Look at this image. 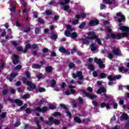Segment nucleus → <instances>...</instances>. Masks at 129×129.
Masks as SVG:
<instances>
[{
  "label": "nucleus",
  "instance_id": "1",
  "mask_svg": "<svg viewBox=\"0 0 129 129\" xmlns=\"http://www.w3.org/2000/svg\"><path fill=\"white\" fill-rule=\"evenodd\" d=\"M115 21L119 22V24L118 25L119 29L120 31L124 32L123 33H120L117 34H111L110 35H108L106 37V39H109L110 37L113 39H116V40H119L121 38H124L126 37L129 34V28L126 26H120L122 25L121 22L124 21V16L121 14L120 13H117L116 16L114 17Z\"/></svg>",
  "mask_w": 129,
  "mask_h": 129
},
{
  "label": "nucleus",
  "instance_id": "2",
  "mask_svg": "<svg viewBox=\"0 0 129 129\" xmlns=\"http://www.w3.org/2000/svg\"><path fill=\"white\" fill-rule=\"evenodd\" d=\"M94 61L95 62V63H97V64L99 65V67L101 69H103V68H105V66L104 64H103V62L100 58L98 59L97 58L95 57L94 59Z\"/></svg>",
  "mask_w": 129,
  "mask_h": 129
},
{
  "label": "nucleus",
  "instance_id": "3",
  "mask_svg": "<svg viewBox=\"0 0 129 129\" xmlns=\"http://www.w3.org/2000/svg\"><path fill=\"white\" fill-rule=\"evenodd\" d=\"M22 81L24 82V83H25L27 85H28L29 86H30V88H36V85H35L33 83H32V82L31 81H27V78L24 77L22 78Z\"/></svg>",
  "mask_w": 129,
  "mask_h": 129
},
{
  "label": "nucleus",
  "instance_id": "4",
  "mask_svg": "<svg viewBox=\"0 0 129 129\" xmlns=\"http://www.w3.org/2000/svg\"><path fill=\"white\" fill-rule=\"evenodd\" d=\"M103 2H104L105 4L107 5H112L113 8H115L118 6L115 0H103Z\"/></svg>",
  "mask_w": 129,
  "mask_h": 129
},
{
  "label": "nucleus",
  "instance_id": "5",
  "mask_svg": "<svg viewBox=\"0 0 129 129\" xmlns=\"http://www.w3.org/2000/svg\"><path fill=\"white\" fill-rule=\"evenodd\" d=\"M88 36H92L91 37H87V40H95V39H97V36L95 35V32L93 31L89 32L87 33Z\"/></svg>",
  "mask_w": 129,
  "mask_h": 129
},
{
  "label": "nucleus",
  "instance_id": "6",
  "mask_svg": "<svg viewBox=\"0 0 129 129\" xmlns=\"http://www.w3.org/2000/svg\"><path fill=\"white\" fill-rule=\"evenodd\" d=\"M72 76L73 78H77L78 77L79 79L80 80H82L83 79V76H82V72H78L76 73H73L72 74Z\"/></svg>",
  "mask_w": 129,
  "mask_h": 129
},
{
  "label": "nucleus",
  "instance_id": "7",
  "mask_svg": "<svg viewBox=\"0 0 129 129\" xmlns=\"http://www.w3.org/2000/svg\"><path fill=\"white\" fill-rule=\"evenodd\" d=\"M107 78L110 81H112L114 80V81H115L116 79H120L121 78V76L120 75H116L115 76H108L107 77Z\"/></svg>",
  "mask_w": 129,
  "mask_h": 129
},
{
  "label": "nucleus",
  "instance_id": "8",
  "mask_svg": "<svg viewBox=\"0 0 129 129\" xmlns=\"http://www.w3.org/2000/svg\"><path fill=\"white\" fill-rule=\"evenodd\" d=\"M48 108L47 107H43L42 108L37 107L35 111H38L39 112H46V111H47Z\"/></svg>",
  "mask_w": 129,
  "mask_h": 129
},
{
  "label": "nucleus",
  "instance_id": "9",
  "mask_svg": "<svg viewBox=\"0 0 129 129\" xmlns=\"http://www.w3.org/2000/svg\"><path fill=\"white\" fill-rule=\"evenodd\" d=\"M59 105L60 107H62V108H63V109H65L66 110V113L68 115V116H69V117H71V115H72L71 113L68 111V109L66 108V107L65 106V105H64L63 104H60Z\"/></svg>",
  "mask_w": 129,
  "mask_h": 129
},
{
  "label": "nucleus",
  "instance_id": "10",
  "mask_svg": "<svg viewBox=\"0 0 129 129\" xmlns=\"http://www.w3.org/2000/svg\"><path fill=\"white\" fill-rule=\"evenodd\" d=\"M83 93H85V94L86 96H87V97H88L89 98H90L91 99H93L96 98V97H97V96H96V95H92L88 93H85V92H83Z\"/></svg>",
  "mask_w": 129,
  "mask_h": 129
},
{
  "label": "nucleus",
  "instance_id": "11",
  "mask_svg": "<svg viewBox=\"0 0 129 129\" xmlns=\"http://www.w3.org/2000/svg\"><path fill=\"white\" fill-rule=\"evenodd\" d=\"M99 21L97 20H91L89 23V25L91 26H96V25H98Z\"/></svg>",
  "mask_w": 129,
  "mask_h": 129
},
{
  "label": "nucleus",
  "instance_id": "12",
  "mask_svg": "<svg viewBox=\"0 0 129 129\" xmlns=\"http://www.w3.org/2000/svg\"><path fill=\"white\" fill-rule=\"evenodd\" d=\"M19 62V59H18V55L16 54L13 55V64H18Z\"/></svg>",
  "mask_w": 129,
  "mask_h": 129
},
{
  "label": "nucleus",
  "instance_id": "13",
  "mask_svg": "<svg viewBox=\"0 0 129 129\" xmlns=\"http://www.w3.org/2000/svg\"><path fill=\"white\" fill-rule=\"evenodd\" d=\"M64 93L66 95H70V94H74V93H75V90L73 89H71V92H70L69 90H67L64 92Z\"/></svg>",
  "mask_w": 129,
  "mask_h": 129
},
{
  "label": "nucleus",
  "instance_id": "14",
  "mask_svg": "<svg viewBox=\"0 0 129 129\" xmlns=\"http://www.w3.org/2000/svg\"><path fill=\"white\" fill-rule=\"evenodd\" d=\"M14 102L18 104V106H22L23 105V101L22 100L16 99L14 100Z\"/></svg>",
  "mask_w": 129,
  "mask_h": 129
},
{
  "label": "nucleus",
  "instance_id": "15",
  "mask_svg": "<svg viewBox=\"0 0 129 129\" xmlns=\"http://www.w3.org/2000/svg\"><path fill=\"white\" fill-rule=\"evenodd\" d=\"M119 72H121L122 73H124L128 72L129 69H124V67H121L119 69Z\"/></svg>",
  "mask_w": 129,
  "mask_h": 129
},
{
  "label": "nucleus",
  "instance_id": "16",
  "mask_svg": "<svg viewBox=\"0 0 129 129\" xmlns=\"http://www.w3.org/2000/svg\"><path fill=\"white\" fill-rule=\"evenodd\" d=\"M49 120H52V121H53V123H54V124H59V123H60V122L58 121V120H54V117H49Z\"/></svg>",
  "mask_w": 129,
  "mask_h": 129
},
{
  "label": "nucleus",
  "instance_id": "17",
  "mask_svg": "<svg viewBox=\"0 0 129 129\" xmlns=\"http://www.w3.org/2000/svg\"><path fill=\"white\" fill-rule=\"evenodd\" d=\"M128 119V116L126 114H123L120 117L121 120H125Z\"/></svg>",
  "mask_w": 129,
  "mask_h": 129
},
{
  "label": "nucleus",
  "instance_id": "18",
  "mask_svg": "<svg viewBox=\"0 0 129 129\" xmlns=\"http://www.w3.org/2000/svg\"><path fill=\"white\" fill-rule=\"evenodd\" d=\"M18 75V73H12L11 74L10 76V78L9 79V81L10 82H12L13 81V80L14 79V77H16Z\"/></svg>",
  "mask_w": 129,
  "mask_h": 129
},
{
  "label": "nucleus",
  "instance_id": "19",
  "mask_svg": "<svg viewBox=\"0 0 129 129\" xmlns=\"http://www.w3.org/2000/svg\"><path fill=\"white\" fill-rule=\"evenodd\" d=\"M105 91H106V90L104 88H100L97 90V93H98V94H100V93H102V92H105Z\"/></svg>",
  "mask_w": 129,
  "mask_h": 129
},
{
  "label": "nucleus",
  "instance_id": "20",
  "mask_svg": "<svg viewBox=\"0 0 129 129\" xmlns=\"http://www.w3.org/2000/svg\"><path fill=\"white\" fill-rule=\"evenodd\" d=\"M120 53V50L118 48H115L113 50V54L114 55H119Z\"/></svg>",
  "mask_w": 129,
  "mask_h": 129
},
{
  "label": "nucleus",
  "instance_id": "21",
  "mask_svg": "<svg viewBox=\"0 0 129 129\" xmlns=\"http://www.w3.org/2000/svg\"><path fill=\"white\" fill-rule=\"evenodd\" d=\"M64 11H66V12H67V13H71V10H70V7L69 6H65L63 8Z\"/></svg>",
  "mask_w": 129,
  "mask_h": 129
},
{
  "label": "nucleus",
  "instance_id": "22",
  "mask_svg": "<svg viewBox=\"0 0 129 129\" xmlns=\"http://www.w3.org/2000/svg\"><path fill=\"white\" fill-rule=\"evenodd\" d=\"M106 107V108H109V105L108 104H106L105 102L101 103V107L103 108V107Z\"/></svg>",
  "mask_w": 129,
  "mask_h": 129
},
{
  "label": "nucleus",
  "instance_id": "23",
  "mask_svg": "<svg viewBox=\"0 0 129 129\" xmlns=\"http://www.w3.org/2000/svg\"><path fill=\"white\" fill-rule=\"evenodd\" d=\"M71 37L72 39H75L76 38H77V33L73 32L71 35Z\"/></svg>",
  "mask_w": 129,
  "mask_h": 129
},
{
  "label": "nucleus",
  "instance_id": "24",
  "mask_svg": "<svg viewBox=\"0 0 129 129\" xmlns=\"http://www.w3.org/2000/svg\"><path fill=\"white\" fill-rule=\"evenodd\" d=\"M86 15L85 14H81V15H78L76 16L77 19H80V18H85Z\"/></svg>",
  "mask_w": 129,
  "mask_h": 129
},
{
  "label": "nucleus",
  "instance_id": "25",
  "mask_svg": "<svg viewBox=\"0 0 129 129\" xmlns=\"http://www.w3.org/2000/svg\"><path fill=\"white\" fill-rule=\"evenodd\" d=\"M32 67L34 69H38L39 68H41V66L39 64H34L32 66Z\"/></svg>",
  "mask_w": 129,
  "mask_h": 129
},
{
  "label": "nucleus",
  "instance_id": "26",
  "mask_svg": "<svg viewBox=\"0 0 129 129\" xmlns=\"http://www.w3.org/2000/svg\"><path fill=\"white\" fill-rule=\"evenodd\" d=\"M74 120L76 122H77L78 123H80L81 122V119L79 118L78 117H76L74 118Z\"/></svg>",
  "mask_w": 129,
  "mask_h": 129
},
{
  "label": "nucleus",
  "instance_id": "27",
  "mask_svg": "<svg viewBox=\"0 0 129 129\" xmlns=\"http://www.w3.org/2000/svg\"><path fill=\"white\" fill-rule=\"evenodd\" d=\"M69 2H70V0H65L64 2H59V5L64 6V5H66V4H68Z\"/></svg>",
  "mask_w": 129,
  "mask_h": 129
},
{
  "label": "nucleus",
  "instance_id": "28",
  "mask_svg": "<svg viewBox=\"0 0 129 129\" xmlns=\"http://www.w3.org/2000/svg\"><path fill=\"white\" fill-rule=\"evenodd\" d=\"M45 71H46V72H51V71H52V67H46L45 68Z\"/></svg>",
  "mask_w": 129,
  "mask_h": 129
},
{
  "label": "nucleus",
  "instance_id": "29",
  "mask_svg": "<svg viewBox=\"0 0 129 129\" xmlns=\"http://www.w3.org/2000/svg\"><path fill=\"white\" fill-rule=\"evenodd\" d=\"M32 46H31L30 44H27L25 46V50L24 51V53H25V52H27V50H29V49H30V48H31Z\"/></svg>",
  "mask_w": 129,
  "mask_h": 129
},
{
  "label": "nucleus",
  "instance_id": "30",
  "mask_svg": "<svg viewBox=\"0 0 129 129\" xmlns=\"http://www.w3.org/2000/svg\"><path fill=\"white\" fill-rule=\"evenodd\" d=\"M50 109H55L56 108V105L53 104H51L49 105Z\"/></svg>",
  "mask_w": 129,
  "mask_h": 129
},
{
  "label": "nucleus",
  "instance_id": "31",
  "mask_svg": "<svg viewBox=\"0 0 129 129\" xmlns=\"http://www.w3.org/2000/svg\"><path fill=\"white\" fill-rule=\"evenodd\" d=\"M11 7H12L10 9L11 12H15L16 11V7H15L13 4H11Z\"/></svg>",
  "mask_w": 129,
  "mask_h": 129
},
{
  "label": "nucleus",
  "instance_id": "32",
  "mask_svg": "<svg viewBox=\"0 0 129 129\" xmlns=\"http://www.w3.org/2000/svg\"><path fill=\"white\" fill-rule=\"evenodd\" d=\"M58 37V35L57 34H53L51 36V39L52 40H55Z\"/></svg>",
  "mask_w": 129,
  "mask_h": 129
},
{
  "label": "nucleus",
  "instance_id": "33",
  "mask_svg": "<svg viewBox=\"0 0 129 129\" xmlns=\"http://www.w3.org/2000/svg\"><path fill=\"white\" fill-rule=\"evenodd\" d=\"M20 69H22L21 65L17 66L15 68H14V70H20Z\"/></svg>",
  "mask_w": 129,
  "mask_h": 129
},
{
  "label": "nucleus",
  "instance_id": "34",
  "mask_svg": "<svg viewBox=\"0 0 129 129\" xmlns=\"http://www.w3.org/2000/svg\"><path fill=\"white\" fill-rule=\"evenodd\" d=\"M7 115V113L3 112L2 114H0V119L1 118H5Z\"/></svg>",
  "mask_w": 129,
  "mask_h": 129
},
{
  "label": "nucleus",
  "instance_id": "35",
  "mask_svg": "<svg viewBox=\"0 0 129 129\" xmlns=\"http://www.w3.org/2000/svg\"><path fill=\"white\" fill-rule=\"evenodd\" d=\"M69 68H70V69H71L72 68H74L75 67V64H74V63H73L72 62H71L69 64Z\"/></svg>",
  "mask_w": 129,
  "mask_h": 129
},
{
  "label": "nucleus",
  "instance_id": "36",
  "mask_svg": "<svg viewBox=\"0 0 129 129\" xmlns=\"http://www.w3.org/2000/svg\"><path fill=\"white\" fill-rule=\"evenodd\" d=\"M66 50H65V48H64V47H60L59 48V51L60 52H61V53H64L65 51Z\"/></svg>",
  "mask_w": 129,
  "mask_h": 129
},
{
  "label": "nucleus",
  "instance_id": "37",
  "mask_svg": "<svg viewBox=\"0 0 129 129\" xmlns=\"http://www.w3.org/2000/svg\"><path fill=\"white\" fill-rule=\"evenodd\" d=\"M66 26L69 31H74V29L71 28V25H68Z\"/></svg>",
  "mask_w": 129,
  "mask_h": 129
},
{
  "label": "nucleus",
  "instance_id": "38",
  "mask_svg": "<svg viewBox=\"0 0 129 129\" xmlns=\"http://www.w3.org/2000/svg\"><path fill=\"white\" fill-rule=\"evenodd\" d=\"M64 35L66 37H71V34H70L69 31H65Z\"/></svg>",
  "mask_w": 129,
  "mask_h": 129
},
{
  "label": "nucleus",
  "instance_id": "39",
  "mask_svg": "<svg viewBox=\"0 0 129 129\" xmlns=\"http://www.w3.org/2000/svg\"><path fill=\"white\" fill-rule=\"evenodd\" d=\"M49 5L50 6H53L54 7H55V6H57V4H56V2L54 1H51L50 2Z\"/></svg>",
  "mask_w": 129,
  "mask_h": 129
},
{
  "label": "nucleus",
  "instance_id": "40",
  "mask_svg": "<svg viewBox=\"0 0 129 129\" xmlns=\"http://www.w3.org/2000/svg\"><path fill=\"white\" fill-rule=\"evenodd\" d=\"M86 24V23H85V22H83L82 24H81L79 26L80 29H83V28H84V27H85Z\"/></svg>",
  "mask_w": 129,
  "mask_h": 129
},
{
  "label": "nucleus",
  "instance_id": "41",
  "mask_svg": "<svg viewBox=\"0 0 129 129\" xmlns=\"http://www.w3.org/2000/svg\"><path fill=\"white\" fill-rule=\"evenodd\" d=\"M37 22L39 24H44V20L40 18H38V19L37 20Z\"/></svg>",
  "mask_w": 129,
  "mask_h": 129
},
{
  "label": "nucleus",
  "instance_id": "42",
  "mask_svg": "<svg viewBox=\"0 0 129 129\" xmlns=\"http://www.w3.org/2000/svg\"><path fill=\"white\" fill-rule=\"evenodd\" d=\"M91 47V51H93L96 50V47L94 46V44H92Z\"/></svg>",
  "mask_w": 129,
  "mask_h": 129
},
{
  "label": "nucleus",
  "instance_id": "43",
  "mask_svg": "<svg viewBox=\"0 0 129 129\" xmlns=\"http://www.w3.org/2000/svg\"><path fill=\"white\" fill-rule=\"evenodd\" d=\"M106 8V6L104 4H100V10H104Z\"/></svg>",
  "mask_w": 129,
  "mask_h": 129
},
{
  "label": "nucleus",
  "instance_id": "44",
  "mask_svg": "<svg viewBox=\"0 0 129 129\" xmlns=\"http://www.w3.org/2000/svg\"><path fill=\"white\" fill-rule=\"evenodd\" d=\"M25 74L27 78H30V77H31V74L30 73V72H26Z\"/></svg>",
  "mask_w": 129,
  "mask_h": 129
},
{
  "label": "nucleus",
  "instance_id": "45",
  "mask_svg": "<svg viewBox=\"0 0 129 129\" xmlns=\"http://www.w3.org/2000/svg\"><path fill=\"white\" fill-rule=\"evenodd\" d=\"M46 124H48V125H52V124H53V121H52L51 120H49V121L46 122Z\"/></svg>",
  "mask_w": 129,
  "mask_h": 129
},
{
  "label": "nucleus",
  "instance_id": "46",
  "mask_svg": "<svg viewBox=\"0 0 129 129\" xmlns=\"http://www.w3.org/2000/svg\"><path fill=\"white\" fill-rule=\"evenodd\" d=\"M38 91L39 92H44V91H46V90H45V89L43 88H39L38 89Z\"/></svg>",
  "mask_w": 129,
  "mask_h": 129
},
{
  "label": "nucleus",
  "instance_id": "47",
  "mask_svg": "<svg viewBox=\"0 0 129 129\" xmlns=\"http://www.w3.org/2000/svg\"><path fill=\"white\" fill-rule=\"evenodd\" d=\"M22 98H30V95L26 94L23 96Z\"/></svg>",
  "mask_w": 129,
  "mask_h": 129
},
{
  "label": "nucleus",
  "instance_id": "48",
  "mask_svg": "<svg viewBox=\"0 0 129 129\" xmlns=\"http://www.w3.org/2000/svg\"><path fill=\"white\" fill-rule=\"evenodd\" d=\"M100 77L101 78H105V77H106V75L104 73H101L100 74Z\"/></svg>",
  "mask_w": 129,
  "mask_h": 129
},
{
  "label": "nucleus",
  "instance_id": "49",
  "mask_svg": "<svg viewBox=\"0 0 129 129\" xmlns=\"http://www.w3.org/2000/svg\"><path fill=\"white\" fill-rule=\"evenodd\" d=\"M28 107V104H25L23 106L21 107L20 109H25V108H27Z\"/></svg>",
  "mask_w": 129,
  "mask_h": 129
},
{
  "label": "nucleus",
  "instance_id": "50",
  "mask_svg": "<svg viewBox=\"0 0 129 129\" xmlns=\"http://www.w3.org/2000/svg\"><path fill=\"white\" fill-rule=\"evenodd\" d=\"M83 43H84V44H89V40H87V39H85L83 40Z\"/></svg>",
  "mask_w": 129,
  "mask_h": 129
},
{
  "label": "nucleus",
  "instance_id": "51",
  "mask_svg": "<svg viewBox=\"0 0 129 129\" xmlns=\"http://www.w3.org/2000/svg\"><path fill=\"white\" fill-rule=\"evenodd\" d=\"M56 84V81L52 80L51 81V86H55Z\"/></svg>",
  "mask_w": 129,
  "mask_h": 129
},
{
  "label": "nucleus",
  "instance_id": "52",
  "mask_svg": "<svg viewBox=\"0 0 129 129\" xmlns=\"http://www.w3.org/2000/svg\"><path fill=\"white\" fill-rule=\"evenodd\" d=\"M20 124L21 122H17L14 124V126L15 127H18V126H19V125H20Z\"/></svg>",
  "mask_w": 129,
  "mask_h": 129
},
{
  "label": "nucleus",
  "instance_id": "53",
  "mask_svg": "<svg viewBox=\"0 0 129 129\" xmlns=\"http://www.w3.org/2000/svg\"><path fill=\"white\" fill-rule=\"evenodd\" d=\"M25 111L26 113H31V109L29 108H26Z\"/></svg>",
  "mask_w": 129,
  "mask_h": 129
},
{
  "label": "nucleus",
  "instance_id": "54",
  "mask_svg": "<svg viewBox=\"0 0 129 129\" xmlns=\"http://www.w3.org/2000/svg\"><path fill=\"white\" fill-rule=\"evenodd\" d=\"M53 116H57L58 115H61L59 112H56L53 114Z\"/></svg>",
  "mask_w": 129,
  "mask_h": 129
},
{
  "label": "nucleus",
  "instance_id": "55",
  "mask_svg": "<svg viewBox=\"0 0 129 129\" xmlns=\"http://www.w3.org/2000/svg\"><path fill=\"white\" fill-rule=\"evenodd\" d=\"M31 29L29 27H28L26 29L24 30V33H29L30 32Z\"/></svg>",
  "mask_w": 129,
  "mask_h": 129
},
{
  "label": "nucleus",
  "instance_id": "56",
  "mask_svg": "<svg viewBox=\"0 0 129 129\" xmlns=\"http://www.w3.org/2000/svg\"><path fill=\"white\" fill-rule=\"evenodd\" d=\"M8 89H6L3 91V94L5 95L7 94V93H8Z\"/></svg>",
  "mask_w": 129,
  "mask_h": 129
},
{
  "label": "nucleus",
  "instance_id": "57",
  "mask_svg": "<svg viewBox=\"0 0 129 129\" xmlns=\"http://www.w3.org/2000/svg\"><path fill=\"white\" fill-rule=\"evenodd\" d=\"M78 24V19H76V20L73 21V25H77Z\"/></svg>",
  "mask_w": 129,
  "mask_h": 129
},
{
  "label": "nucleus",
  "instance_id": "58",
  "mask_svg": "<svg viewBox=\"0 0 129 129\" xmlns=\"http://www.w3.org/2000/svg\"><path fill=\"white\" fill-rule=\"evenodd\" d=\"M46 14L47 16H50V15H51L52 12L50 10H48L46 12Z\"/></svg>",
  "mask_w": 129,
  "mask_h": 129
},
{
  "label": "nucleus",
  "instance_id": "59",
  "mask_svg": "<svg viewBox=\"0 0 129 129\" xmlns=\"http://www.w3.org/2000/svg\"><path fill=\"white\" fill-rule=\"evenodd\" d=\"M89 69H90V70H92V71L94 70V67H93V66H92V65H90L89 66Z\"/></svg>",
  "mask_w": 129,
  "mask_h": 129
},
{
  "label": "nucleus",
  "instance_id": "60",
  "mask_svg": "<svg viewBox=\"0 0 129 129\" xmlns=\"http://www.w3.org/2000/svg\"><path fill=\"white\" fill-rule=\"evenodd\" d=\"M108 57L109 59H112V57H113V55H112V54L109 53L108 55Z\"/></svg>",
  "mask_w": 129,
  "mask_h": 129
},
{
  "label": "nucleus",
  "instance_id": "61",
  "mask_svg": "<svg viewBox=\"0 0 129 129\" xmlns=\"http://www.w3.org/2000/svg\"><path fill=\"white\" fill-rule=\"evenodd\" d=\"M106 30L107 31V32H108V33H111V29H110L109 27H106Z\"/></svg>",
  "mask_w": 129,
  "mask_h": 129
},
{
  "label": "nucleus",
  "instance_id": "62",
  "mask_svg": "<svg viewBox=\"0 0 129 129\" xmlns=\"http://www.w3.org/2000/svg\"><path fill=\"white\" fill-rule=\"evenodd\" d=\"M21 5H22V6H23L24 7H26V6H27V3H26V2H25L24 1L21 2Z\"/></svg>",
  "mask_w": 129,
  "mask_h": 129
},
{
  "label": "nucleus",
  "instance_id": "63",
  "mask_svg": "<svg viewBox=\"0 0 129 129\" xmlns=\"http://www.w3.org/2000/svg\"><path fill=\"white\" fill-rule=\"evenodd\" d=\"M38 48V45L36 44H34L32 45V49H37Z\"/></svg>",
  "mask_w": 129,
  "mask_h": 129
},
{
  "label": "nucleus",
  "instance_id": "64",
  "mask_svg": "<svg viewBox=\"0 0 129 129\" xmlns=\"http://www.w3.org/2000/svg\"><path fill=\"white\" fill-rule=\"evenodd\" d=\"M93 76H94V77H97V73L96 72H94L93 73Z\"/></svg>",
  "mask_w": 129,
  "mask_h": 129
}]
</instances>
